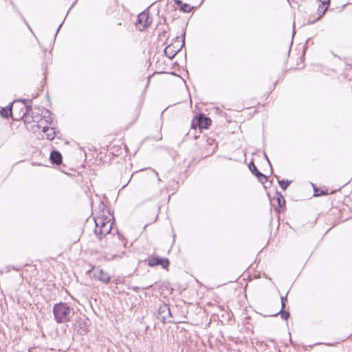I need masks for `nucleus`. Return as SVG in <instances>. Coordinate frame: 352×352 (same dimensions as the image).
<instances>
[{
    "instance_id": "obj_7",
    "label": "nucleus",
    "mask_w": 352,
    "mask_h": 352,
    "mask_svg": "<svg viewBox=\"0 0 352 352\" xmlns=\"http://www.w3.org/2000/svg\"><path fill=\"white\" fill-rule=\"evenodd\" d=\"M44 122H46L47 120L41 119V120L38 121V122L39 123L38 124V127L42 128V131L44 133H45L46 138L47 140H52L55 138V132L54 131V129L50 128V126H47V124L44 125Z\"/></svg>"
},
{
    "instance_id": "obj_2",
    "label": "nucleus",
    "mask_w": 352,
    "mask_h": 352,
    "mask_svg": "<svg viewBox=\"0 0 352 352\" xmlns=\"http://www.w3.org/2000/svg\"><path fill=\"white\" fill-rule=\"evenodd\" d=\"M95 221V234L101 239L109 234L112 229V223L111 219L105 216H98L94 218Z\"/></svg>"
},
{
    "instance_id": "obj_9",
    "label": "nucleus",
    "mask_w": 352,
    "mask_h": 352,
    "mask_svg": "<svg viewBox=\"0 0 352 352\" xmlns=\"http://www.w3.org/2000/svg\"><path fill=\"white\" fill-rule=\"evenodd\" d=\"M249 168L255 176L263 182V179L267 180V177L263 173L259 172L253 162H251L249 164Z\"/></svg>"
},
{
    "instance_id": "obj_6",
    "label": "nucleus",
    "mask_w": 352,
    "mask_h": 352,
    "mask_svg": "<svg viewBox=\"0 0 352 352\" xmlns=\"http://www.w3.org/2000/svg\"><path fill=\"white\" fill-rule=\"evenodd\" d=\"M157 312L159 319L164 323L166 322V320L168 317H171V311L167 304H160L158 307Z\"/></svg>"
},
{
    "instance_id": "obj_12",
    "label": "nucleus",
    "mask_w": 352,
    "mask_h": 352,
    "mask_svg": "<svg viewBox=\"0 0 352 352\" xmlns=\"http://www.w3.org/2000/svg\"><path fill=\"white\" fill-rule=\"evenodd\" d=\"M12 105L7 108H3L1 110V115L5 118H8L10 116H12Z\"/></svg>"
},
{
    "instance_id": "obj_13",
    "label": "nucleus",
    "mask_w": 352,
    "mask_h": 352,
    "mask_svg": "<svg viewBox=\"0 0 352 352\" xmlns=\"http://www.w3.org/2000/svg\"><path fill=\"white\" fill-rule=\"evenodd\" d=\"M328 7H329V6H327V5L323 6V5H322V3L319 6V8L318 9V12L319 16H318V19L321 18L324 14V13L327 12V10L328 9Z\"/></svg>"
},
{
    "instance_id": "obj_8",
    "label": "nucleus",
    "mask_w": 352,
    "mask_h": 352,
    "mask_svg": "<svg viewBox=\"0 0 352 352\" xmlns=\"http://www.w3.org/2000/svg\"><path fill=\"white\" fill-rule=\"evenodd\" d=\"M95 278L104 283H108L111 280V276L102 270L95 272Z\"/></svg>"
},
{
    "instance_id": "obj_10",
    "label": "nucleus",
    "mask_w": 352,
    "mask_h": 352,
    "mask_svg": "<svg viewBox=\"0 0 352 352\" xmlns=\"http://www.w3.org/2000/svg\"><path fill=\"white\" fill-rule=\"evenodd\" d=\"M197 123L199 128L207 129L211 124V120L204 115H200L197 119Z\"/></svg>"
},
{
    "instance_id": "obj_1",
    "label": "nucleus",
    "mask_w": 352,
    "mask_h": 352,
    "mask_svg": "<svg viewBox=\"0 0 352 352\" xmlns=\"http://www.w3.org/2000/svg\"><path fill=\"white\" fill-rule=\"evenodd\" d=\"M53 314L56 322L65 323L71 320L75 311L67 303L60 302L54 305Z\"/></svg>"
},
{
    "instance_id": "obj_17",
    "label": "nucleus",
    "mask_w": 352,
    "mask_h": 352,
    "mask_svg": "<svg viewBox=\"0 0 352 352\" xmlns=\"http://www.w3.org/2000/svg\"><path fill=\"white\" fill-rule=\"evenodd\" d=\"M280 314H281V318L285 320H287L289 316V313L288 311L280 310Z\"/></svg>"
},
{
    "instance_id": "obj_21",
    "label": "nucleus",
    "mask_w": 352,
    "mask_h": 352,
    "mask_svg": "<svg viewBox=\"0 0 352 352\" xmlns=\"http://www.w3.org/2000/svg\"><path fill=\"white\" fill-rule=\"evenodd\" d=\"M152 286H153V285H152V284H151V285H146V286H145V287H142V289H148V288L151 287Z\"/></svg>"
},
{
    "instance_id": "obj_4",
    "label": "nucleus",
    "mask_w": 352,
    "mask_h": 352,
    "mask_svg": "<svg viewBox=\"0 0 352 352\" xmlns=\"http://www.w3.org/2000/svg\"><path fill=\"white\" fill-rule=\"evenodd\" d=\"M151 22L152 20L149 17L148 12L144 11L138 16L137 27L140 31H142L147 28Z\"/></svg>"
},
{
    "instance_id": "obj_20",
    "label": "nucleus",
    "mask_w": 352,
    "mask_h": 352,
    "mask_svg": "<svg viewBox=\"0 0 352 352\" xmlns=\"http://www.w3.org/2000/svg\"><path fill=\"white\" fill-rule=\"evenodd\" d=\"M174 1H175V3L179 6H181L183 3V2L181 0H174Z\"/></svg>"
},
{
    "instance_id": "obj_18",
    "label": "nucleus",
    "mask_w": 352,
    "mask_h": 352,
    "mask_svg": "<svg viewBox=\"0 0 352 352\" xmlns=\"http://www.w3.org/2000/svg\"><path fill=\"white\" fill-rule=\"evenodd\" d=\"M318 1L322 3V5L325 6H329L330 0H318Z\"/></svg>"
},
{
    "instance_id": "obj_11",
    "label": "nucleus",
    "mask_w": 352,
    "mask_h": 352,
    "mask_svg": "<svg viewBox=\"0 0 352 352\" xmlns=\"http://www.w3.org/2000/svg\"><path fill=\"white\" fill-rule=\"evenodd\" d=\"M50 160L53 164L59 165L62 162V155L59 151H53L50 154Z\"/></svg>"
},
{
    "instance_id": "obj_23",
    "label": "nucleus",
    "mask_w": 352,
    "mask_h": 352,
    "mask_svg": "<svg viewBox=\"0 0 352 352\" xmlns=\"http://www.w3.org/2000/svg\"><path fill=\"white\" fill-rule=\"evenodd\" d=\"M138 289H139V287H133V290H134V291L138 292Z\"/></svg>"
},
{
    "instance_id": "obj_25",
    "label": "nucleus",
    "mask_w": 352,
    "mask_h": 352,
    "mask_svg": "<svg viewBox=\"0 0 352 352\" xmlns=\"http://www.w3.org/2000/svg\"><path fill=\"white\" fill-rule=\"evenodd\" d=\"M278 352H280V351H278Z\"/></svg>"
},
{
    "instance_id": "obj_24",
    "label": "nucleus",
    "mask_w": 352,
    "mask_h": 352,
    "mask_svg": "<svg viewBox=\"0 0 352 352\" xmlns=\"http://www.w3.org/2000/svg\"><path fill=\"white\" fill-rule=\"evenodd\" d=\"M265 155V158H267V161L269 162V160H268V158H267V156L266 155Z\"/></svg>"
},
{
    "instance_id": "obj_14",
    "label": "nucleus",
    "mask_w": 352,
    "mask_h": 352,
    "mask_svg": "<svg viewBox=\"0 0 352 352\" xmlns=\"http://www.w3.org/2000/svg\"><path fill=\"white\" fill-rule=\"evenodd\" d=\"M276 201L279 207H283L285 204V200L284 197L280 192H277Z\"/></svg>"
},
{
    "instance_id": "obj_3",
    "label": "nucleus",
    "mask_w": 352,
    "mask_h": 352,
    "mask_svg": "<svg viewBox=\"0 0 352 352\" xmlns=\"http://www.w3.org/2000/svg\"><path fill=\"white\" fill-rule=\"evenodd\" d=\"M185 34L186 32H184L183 34L182 43H180V41H179V37L177 36L175 38L176 40L173 43L168 45L164 49V54L169 59H173L184 45Z\"/></svg>"
},
{
    "instance_id": "obj_22",
    "label": "nucleus",
    "mask_w": 352,
    "mask_h": 352,
    "mask_svg": "<svg viewBox=\"0 0 352 352\" xmlns=\"http://www.w3.org/2000/svg\"><path fill=\"white\" fill-rule=\"evenodd\" d=\"M153 171H154L155 174L157 176V180L159 182L161 181L160 178L159 177L158 173L157 171L154 170H153Z\"/></svg>"
},
{
    "instance_id": "obj_15",
    "label": "nucleus",
    "mask_w": 352,
    "mask_h": 352,
    "mask_svg": "<svg viewBox=\"0 0 352 352\" xmlns=\"http://www.w3.org/2000/svg\"><path fill=\"white\" fill-rule=\"evenodd\" d=\"M278 184H279L280 188L283 190H285L287 189L288 186L291 184V182L288 181V180L285 181L284 179H283V180H278Z\"/></svg>"
},
{
    "instance_id": "obj_19",
    "label": "nucleus",
    "mask_w": 352,
    "mask_h": 352,
    "mask_svg": "<svg viewBox=\"0 0 352 352\" xmlns=\"http://www.w3.org/2000/svg\"><path fill=\"white\" fill-rule=\"evenodd\" d=\"M281 304H282V309L283 310L285 307V298L281 297Z\"/></svg>"
},
{
    "instance_id": "obj_5",
    "label": "nucleus",
    "mask_w": 352,
    "mask_h": 352,
    "mask_svg": "<svg viewBox=\"0 0 352 352\" xmlns=\"http://www.w3.org/2000/svg\"><path fill=\"white\" fill-rule=\"evenodd\" d=\"M170 262L168 258L152 256L148 258V265L151 267L161 265L162 268L167 269Z\"/></svg>"
},
{
    "instance_id": "obj_16",
    "label": "nucleus",
    "mask_w": 352,
    "mask_h": 352,
    "mask_svg": "<svg viewBox=\"0 0 352 352\" xmlns=\"http://www.w3.org/2000/svg\"><path fill=\"white\" fill-rule=\"evenodd\" d=\"M180 10L184 12H190L192 10V8L187 3H182L180 6Z\"/></svg>"
}]
</instances>
